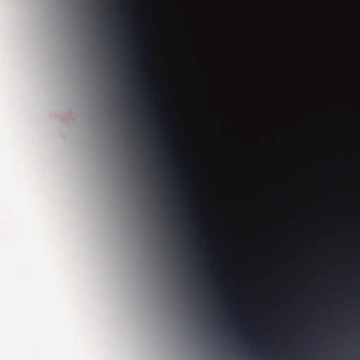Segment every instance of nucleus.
Here are the masks:
<instances>
[{"instance_id":"obj_1","label":"nucleus","mask_w":360,"mask_h":360,"mask_svg":"<svg viewBox=\"0 0 360 360\" xmlns=\"http://www.w3.org/2000/svg\"><path fill=\"white\" fill-rule=\"evenodd\" d=\"M168 143H169V144H170V145H173V144H174L175 143H174L173 141L169 140V142H168Z\"/></svg>"},{"instance_id":"obj_2","label":"nucleus","mask_w":360,"mask_h":360,"mask_svg":"<svg viewBox=\"0 0 360 360\" xmlns=\"http://www.w3.org/2000/svg\"><path fill=\"white\" fill-rule=\"evenodd\" d=\"M136 49H138V50H141V49H142V47H141V46H137V47H136Z\"/></svg>"}]
</instances>
